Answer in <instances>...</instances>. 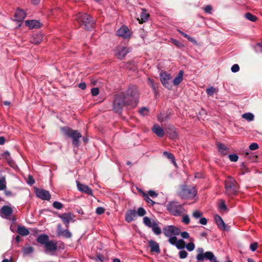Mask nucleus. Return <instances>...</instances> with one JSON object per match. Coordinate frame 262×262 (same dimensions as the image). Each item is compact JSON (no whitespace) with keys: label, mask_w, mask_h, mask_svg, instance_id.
<instances>
[{"label":"nucleus","mask_w":262,"mask_h":262,"mask_svg":"<svg viewBox=\"0 0 262 262\" xmlns=\"http://www.w3.org/2000/svg\"><path fill=\"white\" fill-rule=\"evenodd\" d=\"M139 93L135 86L130 87L125 94L122 93L115 96L113 102V110L117 113L120 114L123 107L125 105L135 106L137 104Z\"/></svg>","instance_id":"1"},{"label":"nucleus","mask_w":262,"mask_h":262,"mask_svg":"<svg viewBox=\"0 0 262 262\" xmlns=\"http://www.w3.org/2000/svg\"><path fill=\"white\" fill-rule=\"evenodd\" d=\"M75 19L85 30H89L94 27V21L87 13H78L75 15Z\"/></svg>","instance_id":"2"},{"label":"nucleus","mask_w":262,"mask_h":262,"mask_svg":"<svg viewBox=\"0 0 262 262\" xmlns=\"http://www.w3.org/2000/svg\"><path fill=\"white\" fill-rule=\"evenodd\" d=\"M184 205V204H181L176 201H171L167 204L166 208L170 214L175 216H180L186 212Z\"/></svg>","instance_id":"3"},{"label":"nucleus","mask_w":262,"mask_h":262,"mask_svg":"<svg viewBox=\"0 0 262 262\" xmlns=\"http://www.w3.org/2000/svg\"><path fill=\"white\" fill-rule=\"evenodd\" d=\"M225 193L229 196L237 194L238 185L234 178L229 176L225 181Z\"/></svg>","instance_id":"4"},{"label":"nucleus","mask_w":262,"mask_h":262,"mask_svg":"<svg viewBox=\"0 0 262 262\" xmlns=\"http://www.w3.org/2000/svg\"><path fill=\"white\" fill-rule=\"evenodd\" d=\"M61 130L64 134L72 139V144L75 147H78L79 145V140L82 137L80 132L76 130H73L68 127H63L61 128Z\"/></svg>","instance_id":"5"},{"label":"nucleus","mask_w":262,"mask_h":262,"mask_svg":"<svg viewBox=\"0 0 262 262\" xmlns=\"http://www.w3.org/2000/svg\"><path fill=\"white\" fill-rule=\"evenodd\" d=\"M196 251L198 254L196 256V258L198 261H202L206 259L209 260L210 261L219 262L216 260V258L214 254L211 251H207L204 253V250L203 248H198Z\"/></svg>","instance_id":"6"},{"label":"nucleus","mask_w":262,"mask_h":262,"mask_svg":"<svg viewBox=\"0 0 262 262\" xmlns=\"http://www.w3.org/2000/svg\"><path fill=\"white\" fill-rule=\"evenodd\" d=\"M197 194V191L193 186L184 185L179 193V195L183 199H190L194 198Z\"/></svg>","instance_id":"7"},{"label":"nucleus","mask_w":262,"mask_h":262,"mask_svg":"<svg viewBox=\"0 0 262 262\" xmlns=\"http://www.w3.org/2000/svg\"><path fill=\"white\" fill-rule=\"evenodd\" d=\"M143 223L147 227L151 228L152 231L156 235H159L162 231L158 225V222L155 220H151L148 217L145 216L143 219Z\"/></svg>","instance_id":"8"},{"label":"nucleus","mask_w":262,"mask_h":262,"mask_svg":"<svg viewBox=\"0 0 262 262\" xmlns=\"http://www.w3.org/2000/svg\"><path fill=\"white\" fill-rule=\"evenodd\" d=\"M160 80L162 84L167 89L171 90L172 87L171 83V76L170 74L165 72H161L160 74Z\"/></svg>","instance_id":"9"},{"label":"nucleus","mask_w":262,"mask_h":262,"mask_svg":"<svg viewBox=\"0 0 262 262\" xmlns=\"http://www.w3.org/2000/svg\"><path fill=\"white\" fill-rule=\"evenodd\" d=\"M163 233L166 237L178 235L180 233V230L178 228L173 226L168 225L163 228Z\"/></svg>","instance_id":"10"},{"label":"nucleus","mask_w":262,"mask_h":262,"mask_svg":"<svg viewBox=\"0 0 262 262\" xmlns=\"http://www.w3.org/2000/svg\"><path fill=\"white\" fill-rule=\"evenodd\" d=\"M129 52L130 50L128 48L120 45L116 47L115 55L118 58L121 59L123 58Z\"/></svg>","instance_id":"11"},{"label":"nucleus","mask_w":262,"mask_h":262,"mask_svg":"<svg viewBox=\"0 0 262 262\" xmlns=\"http://www.w3.org/2000/svg\"><path fill=\"white\" fill-rule=\"evenodd\" d=\"M58 216L62 220L67 228L69 227V224L71 221H74V216L73 213L70 212L62 214H58Z\"/></svg>","instance_id":"12"},{"label":"nucleus","mask_w":262,"mask_h":262,"mask_svg":"<svg viewBox=\"0 0 262 262\" xmlns=\"http://www.w3.org/2000/svg\"><path fill=\"white\" fill-rule=\"evenodd\" d=\"M36 195L42 200L49 201L51 199V194L47 190L36 188L35 191Z\"/></svg>","instance_id":"13"},{"label":"nucleus","mask_w":262,"mask_h":262,"mask_svg":"<svg viewBox=\"0 0 262 262\" xmlns=\"http://www.w3.org/2000/svg\"><path fill=\"white\" fill-rule=\"evenodd\" d=\"M117 35L124 39L130 37L131 33L129 29L125 25L122 26L117 31Z\"/></svg>","instance_id":"14"},{"label":"nucleus","mask_w":262,"mask_h":262,"mask_svg":"<svg viewBox=\"0 0 262 262\" xmlns=\"http://www.w3.org/2000/svg\"><path fill=\"white\" fill-rule=\"evenodd\" d=\"M12 212V208L8 205H5L0 209V216L3 218L9 219Z\"/></svg>","instance_id":"15"},{"label":"nucleus","mask_w":262,"mask_h":262,"mask_svg":"<svg viewBox=\"0 0 262 262\" xmlns=\"http://www.w3.org/2000/svg\"><path fill=\"white\" fill-rule=\"evenodd\" d=\"M57 235L58 236H62L65 238H70L72 237L71 232L68 229L63 230L62 229V226L59 224L57 226Z\"/></svg>","instance_id":"16"},{"label":"nucleus","mask_w":262,"mask_h":262,"mask_svg":"<svg viewBox=\"0 0 262 262\" xmlns=\"http://www.w3.org/2000/svg\"><path fill=\"white\" fill-rule=\"evenodd\" d=\"M77 189L79 191L84 192L90 195H93V190L88 186L80 183L79 182H76Z\"/></svg>","instance_id":"17"},{"label":"nucleus","mask_w":262,"mask_h":262,"mask_svg":"<svg viewBox=\"0 0 262 262\" xmlns=\"http://www.w3.org/2000/svg\"><path fill=\"white\" fill-rule=\"evenodd\" d=\"M149 247L150 249V252L159 254L160 253V249L159 244L156 241L150 239L148 241Z\"/></svg>","instance_id":"18"},{"label":"nucleus","mask_w":262,"mask_h":262,"mask_svg":"<svg viewBox=\"0 0 262 262\" xmlns=\"http://www.w3.org/2000/svg\"><path fill=\"white\" fill-rule=\"evenodd\" d=\"M214 220L217 227L220 229L223 230H229V227L225 224L224 221L220 215H215L214 216Z\"/></svg>","instance_id":"19"},{"label":"nucleus","mask_w":262,"mask_h":262,"mask_svg":"<svg viewBox=\"0 0 262 262\" xmlns=\"http://www.w3.org/2000/svg\"><path fill=\"white\" fill-rule=\"evenodd\" d=\"M26 17V13L21 9L16 10L15 14V20L17 21H21L24 20Z\"/></svg>","instance_id":"20"},{"label":"nucleus","mask_w":262,"mask_h":262,"mask_svg":"<svg viewBox=\"0 0 262 262\" xmlns=\"http://www.w3.org/2000/svg\"><path fill=\"white\" fill-rule=\"evenodd\" d=\"M152 131L160 138H162L164 135L163 129L158 124H155L152 127Z\"/></svg>","instance_id":"21"},{"label":"nucleus","mask_w":262,"mask_h":262,"mask_svg":"<svg viewBox=\"0 0 262 262\" xmlns=\"http://www.w3.org/2000/svg\"><path fill=\"white\" fill-rule=\"evenodd\" d=\"M25 25L30 29L38 28L40 27V23L36 20H26Z\"/></svg>","instance_id":"22"},{"label":"nucleus","mask_w":262,"mask_h":262,"mask_svg":"<svg viewBox=\"0 0 262 262\" xmlns=\"http://www.w3.org/2000/svg\"><path fill=\"white\" fill-rule=\"evenodd\" d=\"M42 39V34L41 33L34 34L30 38V42L33 44H39Z\"/></svg>","instance_id":"23"},{"label":"nucleus","mask_w":262,"mask_h":262,"mask_svg":"<svg viewBox=\"0 0 262 262\" xmlns=\"http://www.w3.org/2000/svg\"><path fill=\"white\" fill-rule=\"evenodd\" d=\"M136 215V212L135 210H129L125 214V221L129 223L134 220V217Z\"/></svg>","instance_id":"24"},{"label":"nucleus","mask_w":262,"mask_h":262,"mask_svg":"<svg viewBox=\"0 0 262 262\" xmlns=\"http://www.w3.org/2000/svg\"><path fill=\"white\" fill-rule=\"evenodd\" d=\"M46 249L50 251H55L57 250V244L52 241H48L45 245Z\"/></svg>","instance_id":"25"},{"label":"nucleus","mask_w":262,"mask_h":262,"mask_svg":"<svg viewBox=\"0 0 262 262\" xmlns=\"http://www.w3.org/2000/svg\"><path fill=\"white\" fill-rule=\"evenodd\" d=\"M184 72L181 70L177 77L173 80L172 82L174 85H178L182 81Z\"/></svg>","instance_id":"26"},{"label":"nucleus","mask_w":262,"mask_h":262,"mask_svg":"<svg viewBox=\"0 0 262 262\" xmlns=\"http://www.w3.org/2000/svg\"><path fill=\"white\" fill-rule=\"evenodd\" d=\"M37 241L39 243L45 245L46 243L49 241V237L47 235L44 234H41L38 237Z\"/></svg>","instance_id":"27"},{"label":"nucleus","mask_w":262,"mask_h":262,"mask_svg":"<svg viewBox=\"0 0 262 262\" xmlns=\"http://www.w3.org/2000/svg\"><path fill=\"white\" fill-rule=\"evenodd\" d=\"M217 147L219 151L223 155H226L227 154V147L224 144L221 143H217Z\"/></svg>","instance_id":"28"},{"label":"nucleus","mask_w":262,"mask_h":262,"mask_svg":"<svg viewBox=\"0 0 262 262\" xmlns=\"http://www.w3.org/2000/svg\"><path fill=\"white\" fill-rule=\"evenodd\" d=\"M18 233L23 236H26L29 234V231L25 226H18L17 228Z\"/></svg>","instance_id":"29"},{"label":"nucleus","mask_w":262,"mask_h":262,"mask_svg":"<svg viewBox=\"0 0 262 262\" xmlns=\"http://www.w3.org/2000/svg\"><path fill=\"white\" fill-rule=\"evenodd\" d=\"M149 17V15L147 13L146 10L142 9V12L140 15L141 22L140 21V23H141L147 21Z\"/></svg>","instance_id":"30"},{"label":"nucleus","mask_w":262,"mask_h":262,"mask_svg":"<svg viewBox=\"0 0 262 262\" xmlns=\"http://www.w3.org/2000/svg\"><path fill=\"white\" fill-rule=\"evenodd\" d=\"M194 239L193 238H189L190 242L186 245L185 247L189 252L192 251L195 248V245L193 243Z\"/></svg>","instance_id":"31"},{"label":"nucleus","mask_w":262,"mask_h":262,"mask_svg":"<svg viewBox=\"0 0 262 262\" xmlns=\"http://www.w3.org/2000/svg\"><path fill=\"white\" fill-rule=\"evenodd\" d=\"M254 117L253 114L251 113H247L242 115V118L249 122L253 121Z\"/></svg>","instance_id":"32"},{"label":"nucleus","mask_w":262,"mask_h":262,"mask_svg":"<svg viewBox=\"0 0 262 262\" xmlns=\"http://www.w3.org/2000/svg\"><path fill=\"white\" fill-rule=\"evenodd\" d=\"M163 155L165 157H166L167 159L171 160L173 163L176 164L175 158L172 154L168 151H165L163 152Z\"/></svg>","instance_id":"33"},{"label":"nucleus","mask_w":262,"mask_h":262,"mask_svg":"<svg viewBox=\"0 0 262 262\" xmlns=\"http://www.w3.org/2000/svg\"><path fill=\"white\" fill-rule=\"evenodd\" d=\"M245 17L248 20L251 21L255 22L257 20V17L255 15L252 14L251 13L248 12L245 14Z\"/></svg>","instance_id":"34"},{"label":"nucleus","mask_w":262,"mask_h":262,"mask_svg":"<svg viewBox=\"0 0 262 262\" xmlns=\"http://www.w3.org/2000/svg\"><path fill=\"white\" fill-rule=\"evenodd\" d=\"M143 196L144 197V199L145 200V201L148 203V204H150V205H154L155 204V202H154V201H152L149 197V196L148 195V194H147V193H145V192H143Z\"/></svg>","instance_id":"35"},{"label":"nucleus","mask_w":262,"mask_h":262,"mask_svg":"<svg viewBox=\"0 0 262 262\" xmlns=\"http://www.w3.org/2000/svg\"><path fill=\"white\" fill-rule=\"evenodd\" d=\"M6 188V182L5 177L0 178V190H3Z\"/></svg>","instance_id":"36"},{"label":"nucleus","mask_w":262,"mask_h":262,"mask_svg":"<svg viewBox=\"0 0 262 262\" xmlns=\"http://www.w3.org/2000/svg\"><path fill=\"white\" fill-rule=\"evenodd\" d=\"M185 242L183 239L178 241L177 244L174 245L178 249H182L184 248Z\"/></svg>","instance_id":"37"},{"label":"nucleus","mask_w":262,"mask_h":262,"mask_svg":"<svg viewBox=\"0 0 262 262\" xmlns=\"http://www.w3.org/2000/svg\"><path fill=\"white\" fill-rule=\"evenodd\" d=\"M146 213L145 210L143 207H139L137 210L136 214L139 216H143L146 214Z\"/></svg>","instance_id":"38"},{"label":"nucleus","mask_w":262,"mask_h":262,"mask_svg":"<svg viewBox=\"0 0 262 262\" xmlns=\"http://www.w3.org/2000/svg\"><path fill=\"white\" fill-rule=\"evenodd\" d=\"M23 252L26 254H29L33 252V248L31 246H27L24 248Z\"/></svg>","instance_id":"39"},{"label":"nucleus","mask_w":262,"mask_h":262,"mask_svg":"<svg viewBox=\"0 0 262 262\" xmlns=\"http://www.w3.org/2000/svg\"><path fill=\"white\" fill-rule=\"evenodd\" d=\"M53 206L54 208L57 209H61L63 208V204L59 202L55 201L53 203Z\"/></svg>","instance_id":"40"},{"label":"nucleus","mask_w":262,"mask_h":262,"mask_svg":"<svg viewBox=\"0 0 262 262\" xmlns=\"http://www.w3.org/2000/svg\"><path fill=\"white\" fill-rule=\"evenodd\" d=\"M168 237V242H169V243H170L172 245H175L177 244L178 240L176 236L173 235Z\"/></svg>","instance_id":"41"},{"label":"nucleus","mask_w":262,"mask_h":262,"mask_svg":"<svg viewBox=\"0 0 262 262\" xmlns=\"http://www.w3.org/2000/svg\"><path fill=\"white\" fill-rule=\"evenodd\" d=\"M179 256L181 259H184L187 257L188 253L185 250H181L179 253Z\"/></svg>","instance_id":"42"},{"label":"nucleus","mask_w":262,"mask_h":262,"mask_svg":"<svg viewBox=\"0 0 262 262\" xmlns=\"http://www.w3.org/2000/svg\"><path fill=\"white\" fill-rule=\"evenodd\" d=\"M229 160L232 162H236L238 159V157L236 154H231L228 156Z\"/></svg>","instance_id":"43"},{"label":"nucleus","mask_w":262,"mask_h":262,"mask_svg":"<svg viewBox=\"0 0 262 262\" xmlns=\"http://www.w3.org/2000/svg\"><path fill=\"white\" fill-rule=\"evenodd\" d=\"M202 215V213L198 210L194 211L192 213V216L196 219L201 218Z\"/></svg>","instance_id":"44"},{"label":"nucleus","mask_w":262,"mask_h":262,"mask_svg":"<svg viewBox=\"0 0 262 262\" xmlns=\"http://www.w3.org/2000/svg\"><path fill=\"white\" fill-rule=\"evenodd\" d=\"M148 82L149 83V84L150 85V86L152 88V90L156 92V89H157V85L154 83V81L149 78L148 79Z\"/></svg>","instance_id":"45"},{"label":"nucleus","mask_w":262,"mask_h":262,"mask_svg":"<svg viewBox=\"0 0 262 262\" xmlns=\"http://www.w3.org/2000/svg\"><path fill=\"white\" fill-rule=\"evenodd\" d=\"M182 222L186 225H188L190 223V219L187 214L183 215L182 218Z\"/></svg>","instance_id":"46"},{"label":"nucleus","mask_w":262,"mask_h":262,"mask_svg":"<svg viewBox=\"0 0 262 262\" xmlns=\"http://www.w3.org/2000/svg\"><path fill=\"white\" fill-rule=\"evenodd\" d=\"M255 50L257 52L262 53V42L257 43L255 46Z\"/></svg>","instance_id":"47"},{"label":"nucleus","mask_w":262,"mask_h":262,"mask_svg":"<svg viewBox=\"0 0 262 262\" xmlns=\"http://www.w3.org/2000/svg\"><path fill=\"white\" fill-rule=\"evenodd\" d=\"M214 92L215 89L213 86H211L206 89V93L209 96L212 95L214 93Z\"/></svg>","instance_id":"48"},{"label":"nucleus","mask_w":262,"mask_h":262,"mask_svg":"<svg viewBox=\"0 0 262 262\" xmlns=\"http://www.w3.org/2000/svg\"><path fill=\"white\" fill-rule=\"evenodd\" d=\"M99 90L97 88H93L91 89V94L93 96H96L99 94Z\"/></svg>","instance_id":"49"},{"label":"nucleus","mask_w":262,"mask_h":262,"mask_svg":"<svg viewBox=\"0 0 262 262\" xmlns=\"http://www.w3.org/2000/svg\"><path fill=\"white\" fill-rule=\"evenodd\" d=\"M140 113L141 115H142L143 116L147 115L148 113V110L147 108H146L145 107H143L140 110Z\"/></svg>","instance_id":"50"},{"label":"nucleus","mask_w":262,"mask_h":262,"mask_svg":"<svg viewBox=\"0 0 262 262\" xmlns=\"http://www.w3.org/2000/svg\"><path fill=\"white\" fill-rule=\"evenodd\" d=\"M180 234L181 237L183 239L190 238V236H189V234L187 232H186V231H183V232H180Z\"/></svg>","instance_id":"51"},{"label":"nucleus","mask_w":262,"mask_h":262,"mask_svg":"<svg viewBox=\"0 0 262 262\" xmlns=\"http://www.w3.org/2000/svg\"><path fill=\"white\" fill-rule=\"evenodd\" d=\"M231 70L233 73H236L239 70V67L237 64H234L232 66Z\"/></svg>","instance_id":"52"},{"label":"nucleus","mask_w":262,"mask_h":262,"mask_svg":"<svg viewBox=\"0 0 262 262\" xmlns=\"http://www.w3.org/2000/svg\"><path fill=\"white\" fill-rule=\"evenodd\" d=\"M219 208L221 210L226 211L227 208L224 201H222L219 205Z\"/></svg>","instance_id":"53"},{"label":"nucleus","mask_w":262,"mask_h":262,"mask_svg":"<svg viewBox=\"0 0 262 262\" xmlns=\"http://www.w3.org/2000/svg\"><path fill=\"white\" fill-rule=\"evenodd\" d=\"M104 211L105 210L103 207H99L97 208L96 213L98 215H100L103 214L104 212Z\"/></svg>","instance_id":"54"},{"label":"nucleus","mask_w":262,"mask_h":262,"mask_svg":"<svg viewBox=\"0 0 262 262\" xmlns=\"http://www.w3.org/2000/svg\"><path fill=\"white\" fill-rule=\"evenodd\" d=\"M258 148V145L256 143H252L249 146V149L251 150H254Z\"/></svg>","instance_id":"55"},{"label":"nucleus","mask_w":262,"mask_h":262,"mask_svg":"<svg viewBox=\"0 0 262 262\" xmlns=\"http://www.w3.org/2000/svg\"><path fill=\"white\" fill-rule=\"evenodd\" d=\"M171 42L174 45L177 46L178 47H181L183 46L182 43L179 40L175 39H171Z\"/></svg>","instance_id":"56"},{"label":"nucleus","mask_w":262,"mask_h":262,"mask_svg":"<svg viewBox=\"0 0 262 262\" xmlns=\"http://www.w3.org/2000/svg\"><path fill=\"white\" fill-rule=\"evenodd\" d=\"M147 194H148L149 197L151 196L152 198L157 197L158 195V194L155 191L153 190H149Z\"/></svg>","instance_id":"57"},{"label":"nucleus","mask_w":262,"mask_h":262,"mask_svg":"<svg viewBox=\"0 0 262 262\" xmlns=\"http://www.w3.org/2000/svg\"><path fill=\"white\" fill-rule=\"evenodd\" d=\"M258 244L257 243L251 244L250 246V249L252 251H255L257 248Z\"/></svg>","instance_id":"58"},{"label":"nucleus","mask_w":262,"mask_h":262,"mask_svg":"<svg viewBox=\"0 0 262 262\" xmlns=\"http://www.w3.org/2000/svg\"><path fill=\"white\" fill-rule=\"evenodd\" d=\"M199 223L201 225H206L207 223V220L205 217H201Z\"/></svg>","instance_id":"59"},{"label":"nucleus","mask_w":262,"mask_h":262,"mask_svg":"<svg viewBox=\"0 0 262 262\" xmlns=\"http://www.w3.org/2000/svg\"><path fill=\"white\" fill-rule=\"evenodd\" d=\"M204 10L205 12L210 13L212 10V7L210 5H207L204 7Z\"/></svg>","instance_id":"60"},{"label":"nucleus","mask_w":262,"mask_h":262,"mask_svg":"<svg viewBox=\"0 0 262 262\" xmlns=\"http://www.w3.org/2000/svg\"><path fill=\"white\" fill-rule=\"evenodd\" d=\"M34 183H35V180H34L33 177L31 176H29V178H28V183L30 185H32L33 184H34Z\"/></svg>","instance_id":"61"},{"label":"nucleus","mask_w":262,"mask_h":262,"mask_svg":"<svg viewBox=\"0 0 262 262\" xmlns=\"http://www.w3.org/2000/svg\"><path fill=\"white\" fill-rule=\"evenodd\" d=\"M2 156L5 157L8 161H9V158H10V154L8 151H6L2 154Z\"/></svg>","instance_id":"62"},{"label":"nucleus","mask_w":262,"mask_h":262,"mask_svg":"<svg viewBox=\"0 0 262 262\" xmlns=\"http://www.w3.org/2000/svg\"><path fill=\"white\" fill-rule=\"evenodd\" d=\"M78 87L83 90L86 88V84L84 82H81L79 84Z\"/></svg>","instance_id":"63"},{"label":"nucleus","mask_w":262,"mask_h":262,"mask_svg":"<svg viewBox=\"0 0 262 262\" xmlns=\"http://www.w3.org/2000/svg\"><path fill=\"white\" fill-rule=\"evenodd\" d=\"M189 41L194 43V44H196V41L195 40V39L194 38H192L191 37V36H190L189 35V36L188 37V38H187Z\"/></svg>","instance_id":"64"}]
</instances>
